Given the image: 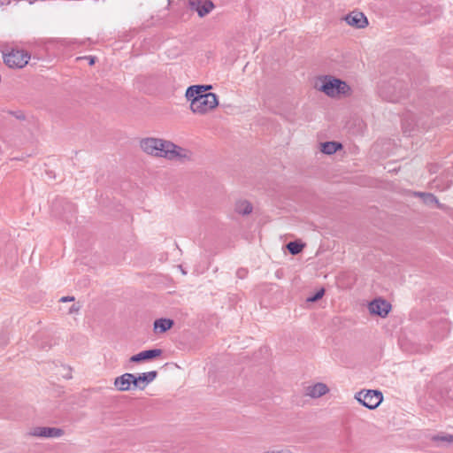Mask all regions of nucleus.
Returning a JSON list of instances; mask_svg holds the SVG:
<instances>
[{
	"mask_svg": "<svg viewBox=\"0 0 453 453\" xmlns=\"http://www.w3.org/2000/svg\"><path fill=\"white\" fill-rule=\"evenodd\" d=\"M30 59V55L23 50H12L4 55V61L9 67H24Z\"/></svg>",
	"mask_w": 453,
	"mask_h": 453,
	"instance_id": "nucleus-5",
	"label": "nucleus"
},
{
	"mask_svg": "<svg viewBox=\"0 0 453 453\" xmlns=\"http://www.w3.org/2000/svg\"><path fill=\"white\" fill-rule=\"evenodd\" d=\"M212 87L211 85H193L189 86L187 90L185 96L190 104L196 100H198L203 96H206Z\"/></svg>",
	"mask_w": 453,
	"mask_h": 453,
	"instance_id": "nucleus-6",
	"label": "nucleus"
},
{
	"mask_svg": "<svg viewBox=\"0 0 453 453\" xmlns=\"http://www.w3.org/2000/svg\"><path fill=\"white\" fill-rule=\"evenodd\" d=\"M415 196L420 197L426 204L434 203L437 208L441 210H445L447 208L446 205L441 203L436 196L432 193L416 192Z\"/></svg>",
	"mask_w": 453,
	"mask_h": 453,
	"instance_id": "nucleus-15",
	"label": "nucleus"
},
{
	"mask_svg": "<svg viewBox=\"0 0 453 453\" xmlns=\"http://www.w3.org/2000/svg\"><path fill=\"white\" fill-rule=\"evenodd\" d=\"M73 301H74V296H63V297H61V299H60V302H63V303H65V302H73Z\"/></svg>",
	"mask_w": 453,
	"mask_h": 453,
	"instance_id": "nucleus-24",
	"label": "nucleus"
},
{
	"mask_svg": "<svg viewBox=\"0 0 453 453\" xmlns=\"http://www.w3.org/2000/svg\"><path fill=\"white\" fill-rule=\"evenodd\" d=\"M140 147L148 155L157 157H165L168 160H176L181 163L192 160V152L175 143L154 137L143 138L140 142Z\"/></svg>",
	"mask_w": 453,
	"mask_h": 453,
	"instance_id": "nucleus-1",
	"label": "nucleus"
},
{
	"mask_svg": "<svg viewBox=\"0 0 453 453\" xmlns=\"http://www.w3.org/2000/svg\"><path fill=\"white\" fill-rule=\"evenodd\" d=\"M251 203L246 200H240L235 203V211L242 215H249L252 212Z\"/></svg>",
	"mask_w": 453,
	"mask_h": 453,
	"instance_id": "nucleus-18",
	"label": "nucleus"
},
{
	"mask_svg": "<svg viewBox=\"0 0 453 453\" xmlns=\"http://www.w3.org/2000/svg\"><path fill=\"white\" fill-rule=\"evenodd\" d=\"M114 386L119 391H129L134 388L133 373L126 372L115 378Z\"/></svg>",
	"mask_w": 453,
	"mask_h": 453,
	"instance_id": "nucleus-12",
	"label": "nucleus"
},
{
	"mask_svg": "<svg viewBox=\"0 0 453 453\" xmlns=\"http://www.w3.org/2000/svg\"><path fill=\"white\" fill-rule=\"evenodd\" d=\"M161 354H162V349H160L143 350L136 355L132 356L130 357V362L140 363L142 361L150 360L157 357H159Z\"/></svg>",
	"mask_w": 453,
	"mask_h": 453,
	"instance_id": "nucleus-13",
	"label": "nucleus"
},
{
	"mask_svg": "<svg viewBox=\"0 0 453 453\" xmlns=\"http://www.w3.org/2000/svg\"><path fill=\"white\" fill-rule=\"evenodd\" d=\"M320 81L321 85L319 87V89L330 97H336L342 95L346 96L350 93L351 89L347 82L334 76L326 75Z\"/></svg>",
	"mask_w": 453,
	"mask_h": 453,
	"instance_id": "nucleus-2",
	"label": "nucleus"
},
{
	"mask_svg": "<svg viewBox=\"0 0 453 453\" xmlns=\"http://www.w3.org/2000/svg\"><path fill=\"white\" fill-rule=\"evenodd\" d=\"M30 435L44 438H58L64 434V431L57 427H35L30 433Z\"/></svg>",
	"mask_w": 453,
	"mask_h": 453,
	"instance_id": "nucleus-9",
	"label": "nucleus"
},
{
	"mask_svg": "<svg viewBox=\"0 0 453 453\" xmlns=\"http://www.w3.org/2000/svg\"><path fill=\"white\" fill-rule=\"evenodd\" d=\"M328 391L329 388L326 384L319 382L314 385L307 387L305 389V394L306 395H309L311 398H319L326 395Z\"/></svg>",
	"mask_w": 453,
	"mask_h": 453,
	"instance_id": "nucleus-14",
	"label": "nucleus"
},
{
	"mask_svg": "<svg viewBox=\"0 0 453 453\" xmlns=\"http://www.w3.org/2000/svg\"><path fill=\"white\" fill-rule=\"evenodd\" d=\"M157 376V371L143 372L135 376L133 374L134 388L144 389L146 386L152 382Z\"/></svg>",
	"mask_w": 453,
	"mask_h": 453,
	"instance_id": "nucleus-11",
	"label": "nucleus"
},
{
	"mask_svg": "<svg viewBox=\"0 0 453 453\" xmlns=\"http://www.w3.org/2000/svg\"><path fill=\"white\" fill-rule=\"evenodd\" d=\"M173 326V320L170 319H158L154 321V331L165 333Z\"/></svg>",
	"mask_w": 453,
	"mask_h": 453,
	"instance_id": "nucleus-16",
	"label": "nucleus"
},
{
	"mask_svg": "<svg viewBox=\"0 0 453 453\" xmlns=\"http://www.w3.org/2000/svg\"><path fill=\"white\" fill-rule=\"evenodd\" d=\"M348 25L356 28H365L368 26V19L361 12H352L344 17Z\"/></svg>",
	"mask_w": 453,
	"mask_h": 453,
	"instance_id": "nucleus-10",
	"label": "nucleus"
},
{
	"mask_svg": "<svg viewBox=\"0 0 453 453\" xmlns=\"http://www.w3.org/2000/svg\"><path fill=\"white\" fill-rule=\"evenodd\" d=\"M218 104L219 101L216 94L208 93L206 96L192 102L190 110L196 114L203 115L216 108Z\"/></svg>",
	"mask_w": 453,
	"mask_h": 453,
	"instance_id": "nucleus-3",
	"label": "nucleus"
},
{
	"mask_svg": "<svg viewBox=\"0 0 453 453\" xmlns=\"http://www.w3.org/2000/svg\"><path fill=\"white\" fill-rule=\"evenodd\" d=\"M355 399L365 407L373 410L377 408L383 400V395L378 390L359 391L356 394Z\"/></svg>",
	"mask_w": 453,
	"mask_h": 453,
	"instance_id": "nucleus-4",
	"label": "nucleus"
},
{
	"mask_svg": "<svg viewBox=\"0 0 453 453\" xmlns=\"http://www.w3.org/2000/svg\"><path fill=\"white\" fill-rule=\"evenodd\" d=\"M435 439H436V440L442 441L453 442V435H447V436L436 437Z\"/></svg>",
	"mask_w": 453,
	"mask_h": 453,
	"instance_id": "nucleus-23",
	"label": "nucleus"
},
{
	"mask_svg": "<svg viewBox=\"0 0 453 453\" xmlns=\"http://www.w3.org/2000/svg\"><path fill=\"white\" fill-rule=\"evenodd\" d=\"M320 146H321V149H320L321 151L326 155H332V154L335 153L338 150L342 148V145L337 142H322L320 144Z\"/></svg>",
	"mask_w": 453,
	"mask_h": 453,
	"instance_id": "nucleus-17",
	"label": "nucleus"
},
{
	"mask_svg": "<svg viewBox=\"0 0 453 453\" xmlns=\"http://www.w3.org/2000/svg\"><path fill=\"white\" fill-rule=\"evenodd\" d=\"M325 294V290L324 288H321L319 289V291H317L313 296H309L307 298V301L308 302H317L318 300H319L320 298H322V296H324Z\"/></svg>",
	"mask_w": 453,
	"mask_h": 453,
	"instance_id": "nucleus-20",
	"label": "nucleus"
},
{
	"mask_svg": "<svg viewBox=\"0 0 453 453\" xmlns=\"http://www.w3.org/2000/svg\"><path fill=\"white\" fill-rule=\"evenodd\" d=\"M274 453H295V452L289 449H282L280 450H274Z\"/></svg>",
	"mask_w": 453,
	"mask_h": 453,
	"instance_id": "nucleus-25",
	"label": "nucleus"
},
{
	"mask_svg": "<svg viewBox=\"0 0 453 453\" xmlns=\"http://www.w3.org/2000/svg\"><path fill=\"white\" fill-rule=\"evenodd\" d=\"M287 249L290 254L297 255L303 250V244L298 242H290L287 244Z\"/></svg>",
	"mask_w": 453,
	"mask_h": 453,
	"instance_id": "nucleus-19",
	"label": "nucleus"
},
{
	"mask_svg": "<svg viewBox=\"0 0 453 453\" xmlns=\"http://www.w3.org/2000/svg\"><path fill=\"white\" fill-rule=\"evenodd\" d=\"M381 96L388 100V101H391V102H395V101H398L399 98L401 97V96H396V95H392V96H388L386 91L384 89L381 90Z\"/></svg>",
	"mask_w": 453,
	"mask_h": 453,
	"instance_id": "nucleus-21",
	"label": "nucleus"
},
{
	"mask_svg": "<svg viewBox=\"0 0 453 453\" xmlns=\"http://www.w3.org/2000/svg\"><path fill=\"white\" fill-rule=\"evenodd\" d=\"M264 453H274V450L273 451H265Z\"/></svg>",
	"mask_w": 453,
	"mask_h": 453,
	"instance_id": "nucleus-29",
	"label": "nucleus"
},
{
	"mask_svg": "<svg viewBox=\"0 0 453 453\" xmlns=\"http://www.w3.org/2000/svg\"><path fill=\"white\" fill-rule=\"evenodd\" d=\"M246 274V271L244 269H240L237 271V275L240 278H243Z\"/></svg>",
	"mask_w": 453,
	"mask_h": 453,
	"instance_id": "nucleus-26",
	"label": "nucleus"
},
{
	"mask_svg": "<svg viewBox=\"0 0 453 453\" xmlns=\"http://www.w3.org/2000/svg\"><path fill=\"white\" fill-rule=\"evenodd\" d=\"M67 205H68V207L70 208V210L74 211V207H73V204L68 203Z\"/></svg>",
	"mask_w": 453,
	"mask_h": 453,
	"instance_id": "nucleus-28",
	"label": "nucleus"
},
{
	"mask_svg": "<svg viewBox=\"0 0 453 453\" xmlns=\"http://www.w3.org/2000/svg\"><path fill=\"white\" fill-rule=\"evenodd\" d=\"M190 10L197 12L199 17H204L214 8L211 0H189Z\"/></svg>",
	"mask_w": 453,
	"mask_h": 453,
	"instance_id": "nucleus-8",
	"label": "nucleus"
},
{
	"mask_svg": "<svg viewBox=\"0 0 453 453\" xmlns=\"http://www.w3.org/2000/svg\"><path fill=\"white\" fill-rule=\"evenodd\" d=\"M81 308V305L79 303H73L69 311H68V313L69 314H73V313H77Z\"/></svg>",
	"mask_w": 453,
	"mask_h": 453,
	"instance_id": "nucleus-22",
	"label": "nucleus"
},
{
	"mask_svg": "<svg viewBox=\"0 0 453 453\" xmlns=\"http://www.w3.org/2000/svg\"><path fill=\"white\" fill-rule=\"evenodd\" d=\"M86 58H88L89 60V65H92L95 64V58L94 57H86Z\"/></svg>",
	"mask_w": 453,
	"mask_h": 453,
	"instance_id": "nucleus-27",
	"label": "nucleus"
},
{
	"mask_svg": "<svg viewBox=\"0 0 453 453\" xmlns=\"http://www.w3.org/2000/svg\"><path fill=\"white\" fill-rule=\"evenodd\" d=\"M391 310V304L381 299H374L369 303V311L372 314L385 318Z\"/></svg>",
	"mask_w": 453,
	"mask_h": 453,
	"instance_id": "nucleus-7",
	"label": "nucleus"
}]
</instances>
